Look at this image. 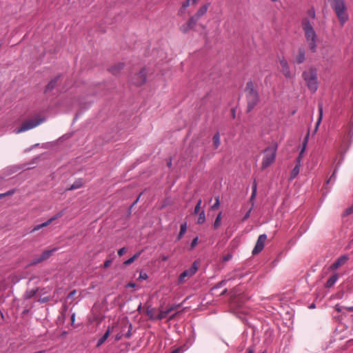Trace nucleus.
I'll use <instances>...</instances> for the list:
<instances>
[{"mask_svg": "<svg viewBox=\"0 0 353 353\" xmlns=\"http://www.w3.org/2000/svg\"><path fill=\"white\" fill-rule=\"evenodd\" d=\"M34 353H46V351L45 350H41V351H38V352H34Z\"/></svg>", "mask_w": 353, "mask_h": 353, "instance_id": "obj_61", "label": "nucleus"}, {"mask_svg": "<svg viewBox=\"0 0 353 353\" xmlns=\"http://www.w3.org/2000/svg\"><path fill=\"white\" fill-rule=\"evenodd\" d=\"M148 274L145 272H141L139 276V280H145L148 279Z\"/></svg>", "mask_w": 353, "mask_h": 353, "instance_id": "obj_42", "label": "nucleus"}, {"mask_svg": "<svg viewBox=\"0 0 353 353\" xmlns=\"http://www.w3.org/2000/svg\"><path fill=\"white\" fill-rule=\"evenodd\" d=\"M190 1H184L183 4L182 5L181 9L179 11L180 14H183L184 12V10L190 6Z\"/></svg>", "mask_w": 353, "mask_h": 353, "instance_id": "obj_38", "label": "nucleus"}, {"mask_svg": "<svg viewBox=\"0 0 353 353\" xmlns=\"http://www.w3.org/2000/svg\"><path fill=\"white\" fill-rule=\"evenodd\" d=\"M147 314L150 317V319H153L154 318L152 310L148 309L147 310Z\"/></svg>", "mask_w": 353, "mask_h": 353, "instance_id": "obj_50", "label": "nucleus"}, {"mask_svg": "<svg viewBox=\"0 0 353 353\" xmlns=\"http://www.w3.org/2000/svg\"><path fill=\"white\" fill-rule=\"evenodd\" d=\"M62 216H63V212H60L57 213V214H55L52 218L49 219L48 221H50V223H52V221H54V220H56L58 218L61 217Z\"/></svg>", "mask_w": 353, "mask_h": 353, "instance_id": "obj_39", "label": "nucleus"}, {"mask_svg": "<svg viewBox=\"0 0 353 353\" xmlns=\"http://www.w3.org/2000/svg\"><path fill=\"white\" fill-rule=\"evenodd\" d=\"M141 253V252H137L136 254H134V256H132V257H130V259L126 260L123 263V264L125 265H130L131 263H132L140 256Z\"/></svg>", "mask_w": 353, "mask_h": 353, "instance_id": "obj_29", "label": "nucleus"}, {"mask_svg": "<svg viewBox=\"0 0 353 353\" xmlns=\"http://www.w3.org/2000/svg\"><path fill=\"white\" fill-rule=\"evenodd\" d=\"M303 29L305 32L306 41L308 43L309 48L312 52L316 51V32L307 19H304L302 22Z\"/></svg>", "mask_w": 353, "mask_h": 353, "instance_id": "obj_1", "label": "nucleus"}, {"mask_svg": "<svg viewBox=\"0 0 353 353\" xmlns=\"http://www.w3.org/2000/svg\"><path fill=\"white\" fill-rule=\"evenodd\" d=\"M201 203H202V201L201 199H199L194 208V214H198L199 213V211H200V209H201Z\"/></svg>", "mask_w": 353, "mask_h": 353, "instance_id": "obj_36", "label": "nucleus"}, {"mask_svg": "<svg viewBox=\"0 0 353 353\" xmlns=\"http://www.w3.org/2000/svg\"><path fill=\"white\" fill-rule=\"evenodd\" d=\"M128 286L130 287V288H134L135 287V284L134 283H129Z\"/></svg>", "mask_w": 353, "mask_h": 353, "instance_id": "obj_60", "label": "nucleus"}, {"mask_svg": "<svg viewBox=\"0 0 353 353\" xmlns=\"http://www.w3.org/2000/svg\"><path fill=\"white\" fill-rule=\"evenodd\" d=\"M198 240H199V238L197 236L193 239V240L191 243V245H190V250L194 249V247L197 245Z\"/></svg>", "mask_w": 353, "mask_h": 353, "instance_id": "obj_41", "label": "nucleus"}, {"mask_svg": "<svg viewBox=\"0 0 353 353\" xmlns=\"http://www.w3.org/2000/svg\"><path fill=\"white\" fill-rule=\"evenodd\" d=\"M124 68V63H119L117 64H115L112 66H111L108 70L113 74L117 75L119 74L121 70H123Z\"/></svg>", "mask_w": 353, "mask_h": 353, "instance_id": "obj_16", "label": "nucleus"}, {"mask_svg": "<svg viewBox=\"0 0 353 353\" xmlns=\"http://www.w3.org/2000/svg\"><path fill=\"white\" fill-rule=\"evenodd\" d=\"M132 83L137 86H141L146 81V70L142 68L132 79Z\"/></svg>", "mask_w": 353, "mask_h": 353, "instance_id": "obj_9", "label": "nucleus"}, {"mask_svg": "<svg viewBox=\"0 0 353 353\" xmlns=\"http://www.w3.org/2000/svg\"><path fill=\"white\" fill-rule=\"evenodd\" d=\"M335 309L338 312H341V307L339 305H336Z\"/></svg>", "mask_w": 353, "mask_h": 353, "instance_id": "obj_55", "label": "nucleus"}, {"mask_svg": "<svg viewBox=\"0 0 353 353\" xmlns=\"http://www.w3.org/2000/svg\"><path fill=\"white\" fill-rule=\"evenodd\" d=\"M57 248H53L51 250H44L41 254L37 257H36L33 261L30 262L31 265H37L38 263H40L48 259H49L53 253L57 250Z\"/></svg>", "mask_w": 353, "mask_h": 353, "instance_id": "obj_8", "label": "nucleus"}, {"mask_svg": "<svg viewBox=\"0 0 353 353\" xmlns=\"http://www.w3.org/2000/svg\"><path fill=\"white\" fill-rule=\"evenodd\" d=\"M302 77L309 90L312 93H314L319 88L316 70L314 68H311L307 71L303 72Z\"/></svg>", "mask_w": 353, "mask_h": 353, "instance_id": "obj_4", "label": "nucleus"}, {"mask_svg": "<svg viewBox=\"0 0 353 353\" xmlns=\"http://www.w3.org/2000/svg\"><path fill=\"white\" fill-rule=\"evenodd\" d=\"M221 214H222L221 212H219L215 219V221H214V223L213 225V227L214 229H217L221 225Z\"/></svg>", "mask_w": 353, "mask_h": 353, "instance_id": "obj_32", "label": "nucleus"}, {"mask_svg": "<svg viewBox=\"0 0 353 353\" xmlns=\"http://www.w3.org/2000/svg\"><path fill=\"white\" fill-rule=\"evenodd\" d=\"M232 255L231 254H227L223 256V261H228L229 260H230L232 259Z\"/></svg>", "mask_w": 353, "mask_h": 353, "instance_id": "obj_44", "label": "nucleus"}, {"mask_svg": "<svg viewBox=\"0 0 353 353\" xmlns=\"http://www.w3.org/2000/svg\"><path fill=\"white\" fill-rule=\"evenodd\" d=\"M124 326H125V327H126L127 326L128 327V330L124 336L125 338L130 339L132 336V323H128V322H126V323H125Z\"/></svg>", "mask_w": 353, "mask_h": 353, "instance_id": "obj_31", "label": "nucleus"}, {"mask_svg": "<svg viewBox=\"0 0 353 353\" xmlns=\"http://www.w3.org/2000/svg\"><path fill=\"white\" fill-rule=\"evenodd\" d=\"M352 213H353V204L350 207H349L347 209H345V210L344 211L343 215L344 216H348V215H350V214H351Z\"/></svg>", "mask_w": 353, "mask_h": 353, "instance_id": "obj_35", "label": "nucleus"}, {"mask_svg": "<svg viewBox=\"0 0 353 353\" xmlns=\"http://www.w3.org/2000/svg\"><path fill=\"white\" fill-rule=\"evenodd\" d=\"M296 63L301 64L304 62L305 59V50L303 48H300L298 50L297 54L294 57Z\"/></svg>", "mask_w": 353, "mask_h": 353, "instance_id": "obj_14", "label": "nucleus"}, {"mask_svg": "<svg viewBox=\"0 0 353 353\" xmlns=\"http://www.w3.org/2000/svg\"><path fill=\"white\" fill-rule=\"evenodd\" d=\"M348 311L353 312V307H345Z\"/></svg>", "mask_w": 353, "mask_h": 353, "instance_id": "obj_58", "label": "nucleus"}, {"mask_svg": "<svg viewBox=\"0 0 353 353\" xmlns=\"http://www.w3.org/2000/svg\"><path fill=\"white\" fill-rule=\"evenodd\" d=\"M226 283L225 281H221L217 284V288L221 287L223 285H224Z\"/></svg>", "mask_w": 353, "mask_h": 353, "instance_id": "obj_52", "label": "nucleus"}, {"mask_svg": "<svg viewBox=\"0 0 353 353\" xmlns=\"http://www.w3.org/2000/svg\"><path fill=\"white\" fill-rule=\"evenodd\" d=\"M334 9L341 26L349 19V16L347 12V6L344 1H334L332 6Z\"/></svg>", "mask_w": 353, "mask_h": 353, "instance_id": "obj_5", "label": "nucleus"}, {"mask_svg": "<svg viewBox=\"0 0 353 353\" xmlns=\"http://www.w3.org/2000/svg\"><path fill=\"white\" fill-rule=\"evenodd\" d=\"M254 203H252V205L251 208H250V210L245 213V214L243 217L242 221H245V220H247L250 217L251 211L252 210V209L254 208Z\"/></svg>", "mask_w": 353, "mask_h": 353, "instance_id": "obj_34", "label": "nucleus"}, {"mask_svg": "<svg viewBox=\"0 0 353 353\" xmlns=\"http://www.w3.org/2000/svg\"><path fill=\"white\" fill-rule=\"evenodd\" d=\"M308 14L312 18H315V11L313 9L310 10Z\"/></svg>", "mask_w": 353, "mask_h": 353, "instance_id": "obj_49", "label": "nucleus"}, {"mask_svg": "<svg viewBox=\"0 0 353 353\" xmlns=\"http://www.w3.org/2000/svg\"><path fill=\"white\" fill-rule=\"evenodd\" d=\"M256 191H257V185H256V181H254L253 184H252V192L251 196L250 198V201L252 203H254V199L256 197Z\"/></svg>", "mask_w": 353, "mask_h": 353, "instance_id": "obj_30", "label": "nucleus"}, {"mask_svg": "<svg viewBox=\"0 0 353 353\" xmlns=\"http://www.w3.org/2000/svg\"><path fill=\"white\" fill-rule=\"evenodd\" d=\"M338 275L337 274H334L332 275L330 279L327 281L325 286L327 288H331L337 281Z\"/></svg>", "mask_w": 353, "mask_h": 353, "instance_id": "obj_25", "label": "nucleus"}, {"mask_svg": "<svg viewBox=\"0 0 353 353\" xmlns=\"http://www.w3.org/2000/svg\"><path fill=\"white\" fill-rule=\"evenodd\" d=\"M49 300H50V297L49 296H45V297H43V298H40L38 300V301L39 303H43L48 302Z\"/></svg>", "mask_w": 353, "mask_h": 353, "instance_id": "obj_43", "label": "nucleus"}, {"mask_svg": "<svg viewBox=\"0 0 353 353\" xmlns=\"http://www.w3.org/2000/svg\"><path fill=\"white\" fill-rule=\"evenodd\" d=\"M125 251H126L125 248H121V249H119V250H118V255H119V256H123V255L125 254Z\"/></svg>", "mask_w": 353, "mask_h": 353, "instance_id": "obj_45", "label": "nucleus"}, {"mask_svg": "<svg viewBox=\"0 0 353 353\" xmlns=\"http://www.w3.org/2000/svg\"><path fill=\"white\" fill-rule=\"evenodd\" d=\"M220 205L219 197H216L215 203L212 205V210L218 209Z\"/></svg>", "mask_w": 353, "mask_h": 353, "instance_id": "obj_37", "label": "nucleus"}, {"mask_svg": "<svg viewBox=\"0 0 353 353\" xmlns=\"http://www.w3.org/2000/svg\"><path fill=\"white\" fill-rule=\"evenodd\" d=\"M348 260V257L346 255H343L340 256L334 263H333L330 268L333 270L338 269L340 266L344 265L347 261Z\"/></svg>", "mask_w": 353, "mask_h": 353, "instance_id": "obj_13", "label": "nucleus"}, {"mask_svg": "<svg viewBox=\"0 0 353 353\" xmlns=\"http://www.w3.org/2000/svg\"><path fill=\"white\" fill-rule=\"evenodd\" d=\"M212 141H213V145H214V149H217L221 144L220 134L219 132H217L213 136Z\"/></svg>", "mask_w": 353, "mask_h": 353, "instance_id": "obj_24", "label": "nucleus"}, {"mask_svg": "<svg viewBox=\"0 0 353 353\" xmlns=\"http://www.w3.org/2000/svg\"><path fill=\"white\" fill-rule=\"evenodd\" d=\"M110 332V327H108L106 332L104 333V334L98 340L97 343V347H100L102 344L105 343V341L109 337Z\"/></svg>", "mask_w": 353, "mask_h": 353, "instance_id": "obj_18", "label": "nucleus"}, {"mask_svg": "<svg viewBox=\"0 0 353 353\" xmlns=\"http://www.w3.org/2000/svg\"><path fill=\"white\" fill-rule=\"evenodd\" d=\"M141 196V194H139V196H138V198L136 199V201L132 203V206L134 205L139 201L140 196Z\"/></svg>", "mask_w": 353, "mask_h": 353, "instance_id": "obj_56", "label": "nucleus"}, {"mask_svg": "<svg viewBox=\"0 0 353 353\" xmlns=\"http://www.w3.org/2000/svg\"><path fill=\"white\" fill-rule=\"evenodd\" d=\"M43 118L36 117L24 121L21 126L16 130V133L19 134L29 130H31L44 121Z\"/></svg>", "mask_w": 353, "mask_h": 353, "instance_id": "obj_6", "label": "nucleus"}, {"mask_svg": "<svg viewBox=\"0 0 353 353\" xmlns=\"http://www.w3.org/2000/svg\"><path fill=\"white\" fill-rule=\"evenodd\" d=\"M196 22L197 20L192 17L187 22L181 26L180 30L183 33H187L194 28Z\"/></svg>", "mask_w": 353, "mask_h": 353, "instance_id": "obj_11", "label": "nucleus"}, {"mask_svg": "<svg viewBox=\"0 0 353 353\" xmlns=\"http://www.w3.org/2000/svg\"><path fill=\"white\" fill-rule=\"evenodd\" d=\"M281 72L287 79H292L293 76L290 72V69L287 61L285 59L280 60Z\"/></svg>", "mask_w": 353, "mask_h": 353, "instance_id": "obj_12", "label": "nucleus"}, {"mask_svg": "<svg viewBox=\"0 0 353 353\" xmlns=\"http://www.w3.org/2000/svg\"><path fill=\"white\" fill-rule=\"evenodd\" d=\"M300 166L301 165H295L290 174V180L294 179L299 174L300 171Z\"/></svg>", "mask_w": 353, "mask_h": 353, "instance_id": "obj_28", "label": "nucleus"}, {"mask_svg": "<svg viewBox=\"0 0 353 353\" xmlns=\"http://www.w3.org/2000/svg\"><path fill=\"white\" fill-rule=\"evenodd\" d=\"M3 197H5V194H0V199H1V198H3Z\"/></svg>", "mask_w": 353, "mask_h": 353, "instance_id": "obj_62", "label": "nucleus"}, {"mask_svg": "<svg viewBox=\"0 0 353 353\" xmlns=\"http://www.w3.org/2000/svg\"><path fill=\"white\" fill-rule=\"evenodd\" d=\"M76 293H77L76 290H72V292H70L69 293V294L68 295L67 299H71V298H72V297L74 296V294H75Z\"/></svg>", "mask_w": 353, "mask_h": 353, "instance_id": "obj_48", "label": "nucleus"}, {"mask_svg": "<svg viewBox=\"0 0 353 353\" xmlns=\"http://www.w3.org/2000/svg\"><path fill=\"white\" fill-rule=\"evenodd\" d=\"M245 91L248 103L247 110L248 112H250L259 102V95L252 81L247 82Z\"/></svg>", "mask_w": 353, "mask_h": 353, "instance_id": "obj_2", "label": "nucleus"}, {"mask_svg": "<svg viewBox=\"0 0 353 353\" xmlns=\"http://www.w3.org/2000/svg\"><path fill=\"white\" fill-rule=\"evenodd\" d=\"M39 288H37L35 289L28 290L24 294L25 299H30L33 297L38 292Z\"/></svg>", "mask_w": 353, "mask_h": 353, "instance_id": "obj_23", "label": "nucleus"}, {"mask_svg": "<svg viewBox=\"0 0 353 353\" xmlns=\"http://www.w3.org/2000/svg\"><path fill=\"white\" fill-rule=\"evenodd\" d=\"M335 174H336V170L334 171V172L332 173V176H330V179L327 181V183H329L330 181L332 179H334L335 177Z\"/></svg>", "mask_w": 353, "mask_h": 353, "instance_id": "obj_53", "label": "nucleus"}, {"mask_svg": "<svg viewBox=\"0 0 353 353\" xmlns=\"http://www.w3.org/2000/svg\"><path fill=\"white\" fill-rule=\"evenodd\" d=\"M205 221V212L204 210H202L201 212H199L197 223L199 224H203Z\"/></svg>", "mask_w": 353, "mask_h": 353, "instance_id": "obj_33", "label": "nucleus"}, {"mask_svg": "<svg viewBox=\"0 0 353 353\" xmlns=\"http://www.w3.org/2000/svg\"><path fill=\"white\" fill-rule=\"evenodd\" d=\"M186 230H187V224H186V223H184L181 225L180 232H179V233L178 234V236H177V240L178 241H179L183 237L184 234L186 232Z\"/></svg>", "mask_w": 353, "mask_h": 353, "instance_id": "obj_27", "label": "nucleus"}, {"mask_svg": "<svg viewBox=\"0 0 353 353\" xmlns=\"http://www.w3.org/2000/svg\"><path fill=\"white\" fill-rule=\"evenodd\" d=\"M308 137H309V132H307L306 137H305L304 139V141H303V147L299 152V156L297 157L296 159V165H301V160H302V158H303V153L305 150V148H306V145H307V141H308Z\"/></svg>", "mask_w": 353, "mask_h": 353, "instance_id": "obj_15", "label": "nucleus"}, {"mask_svg": "<svg viewBox=\"0 0 353 353\" xmlns=\"http://www.w3.org/2000/svg\"><path fill=\"white\" fill-rule=\"evenodd\" d=\"M267 240V235L265 234H263L259 235L255 246L252 250V254L256 255L261 252L265 246V241Z\"/></svg>", "mask_w": 353, "mask_h": 353, "instance_id": "obj_10", "label": "nucleus"}, {"mask_svg": "<svg viewBox=\"0 0 353 353\" xmlns=\"http://www.w3.org/2000/svg\"><path fill=\"white\" fill-rule=\"evenodd\" d=\"M319 118H318L317 122L316 123L314 132H316V131L319 128V126L322 121V118H323V104L322 103H319Z\"/></svg>", "mask_w": 353, "mask_h": 353, "instance_id": "obj_20", "label": "nucleus"}, {"mask_svg": "<svg viewBox=\"0 0 353 353\" xmlns=\"http://www.w3.org/2000/svg\"><path fill=\"white\" fill-rule=\"evenodd\" d=\"M167 165H168V166L169 168H170V167L172 166V160H171V159H170V160L168 161Z\"/></svg>", "mask_w": 353, "mask_h": 353, "instance_id": "obj_57", "label": "nucleus"}, {"mask_svg": "<svg viewBox=\"0 0 353 353\" xmlns=\"http://www.w3.org/2000/svg\"><path fill=\"white\" fill-rule=\"evenodd\" d=\"M123 336H124V334L121 332L118 333L115 336V341H118L121 340L123 338Z\"/></svg>", "mask_w": 353, "mask_h": 353, "instance_id": "obj_46", "label": "nucleus"}, {"mask_svg": "<svg viewBox=\"0 0 353 353\" xmlns=\"http://www.w3.org/2000/svg\"><path fill=\"white\" fill-rule=\"evenodd\" d=\"M277 148L278 144L273 143L271 145L264 149L263 151V156L261 162V170H265L275 161Z\"/></svg>", "mask_w": 353, "mask_h": 353, "instance_id": "obj_3", "label": "nucleus"}, {"mask_svg": "<svg viewBox=\"0 0 353 353\" xmlns=\"http://www.w3.org/2000/svg\"><path fill=\"white\" fill-rule=\"evenodd\" d=\"M111 263H112L111 259L106 260L103 263V268H108Z\"/></svg>", "mask_w": 353, "mask_h": 353, "instance_id": "obj_47", "label": "nucleus"}, {"mask_svg": "<svg viewBox=\"0 0 353 353\" xmlns=\"http://www.w3.org/2000/svg\"><path fill=\"white\" fill-rule=\"evenodd\" d=\"M50 224V221H48L47 220L46 221L41 223V224H39V225H35L30 232V233H33L36 231H38L40 229L43 228H45V227H47Z\"/></svg>", "mask_w": 353, "mask_h": 353, "instance_id": "obj_22", "label": "nucleus"}, {"mask_svg": "<svg viewBox=\"0 0 353 353\" xmlns=\"http://www.w3.org/2000/svg\"><path fill=\"white\" fill-rule=\"evenodd\" d=\"M208 6H209L208 3L204 4L203 6H202L199 8V10L197 11V12L192 17L198 21V19L200 17H201L203 15H204L206 13L207 10L208 9Z\"/></svg>", "mask_w": 353, "mask_h": 353, "instance_id": "obj_17", "label": "nucleus"}, {"mask_svg": "<svg viewBox=\"0 0 353 353\" xmlns=\"http://www.w3.org/2000/svg\"><path fill=\"white\" fill-rule=\"evenodd\" d=\"M168 256H163L162 257V261H167V260H168Z\"/></svg>", "mask_w": 353, "mask_h": 353, "instance_id": "obj_59", "label": "nucleus"}, {"mask_svg": "<svg viewBox=\"0 0 353 353\" xmlns=\"http://www.w3.org/2000/svg\"><path fill=\"white\" fill-rule=\"evenodd\" d=\"M198 263L194 261L192 266L188 269L183 271L179 276L178 279V283L181 284L184 282V279L185 277H191L196 274L198 270Z\"/></svg>", "mask_w": 353, "mask_h": 353, "instance_id": "obj_7", "label": "nucleus"}, {"mask_svg": "<svg viewBox=\"0 0 353 353\" xmlns=\"http://www.w3.org/2000/svg\"><path fill=\"white\" fill-rule=\"evenodd\" d=\"M14 192H15L14 190H11L8 191L6 193H3V194H5V196H10V195L13 194L14 193Z\"/></svg>", "mask_w": 353, "mask_h": 353, "instance_id": "obj_51", "label": "nucleus"}, {"mask_svg": "<svg viewBox=\"0 0 353 353\" xmlns=\"http://www.w3.org/2000/svg\"><path fill=\"white\" fill-rule=\"evenodd\" d=\"M191 2H192V6H194L196 1H191Z\"/></svg>", "mask_w": 353, "mask_h": 353, "instance_id": "obj_63", "label": "nucleus"}, {"mask_svg": "<svg viewBox=\"0 0 353 353\" xmlns=\"http://www.w3.org/2000/svg\"><path fill=\"white\" fill-rule=\"evenodd\" d=\"M185 350L183 347H179L172 350L170 353H183Z\"/></svg>", "mask_w": 353, "mask_h": 353, "instance_id": "obj_40", "label": "nucleus"}, {"mask_svg": "<svg viewBox=\"0 0 353 353\" xmlns=\"http://www.w3.org/2000/svg\"><path fill=\"white\" fill-rule=\"evenodd\" d=\"M248 353H254L253 350H249Z\"/></svg>", "mask_w": 353, "mask_h": 353, "instance_id": "obj_64", "label": "nucleus"}, {"mask_svg": "<svg viewBox=\"0 0 353 353\" xmlns=\"http://www.w3.org/2000/svg\"><path fill=\"white\" fill-rule=\"evenodd\" d=\"M74 321H75V314H72V316H71V322H72V324H74Z\"/></svg>", "mask_w": 353, "mask_h": 353, "instance_id": "obj_54", "label": "nucleus"}, {"mask_svg": "<svg viewBox=\"0 0 353 353\" xmlns=\"http://www.w3.org/2000/svg\"><path fill=\"white\" fill-rule=\"evenodd\" d=\"M174 309H175V307L172 306L165 310H161L160 312L159 313L158 316H157V319L159 320H162V319H165L167 316V315Z\"/></svg>", "mask_w": 353, "mask_h": 353, "instance_id": "obj_19", "label": "nucleus"}, {"mask_svg": "<svg viewBox=\"0 0 353 353\" xmlns=\"http://www.w3.org/2000/svg\"><path fill=\"white\" fill-rule=\"evenodd\" d=\"M59 78V77H57L48 83L46 87V92L51 91L54 88Z\"/></svg>", "mask_w": 353, "mask_h": 353, "instance_id": "obj_26", "label": "nucleus"}, {"mask_svg": "<svg viewBox=\"0 0 353 353\" xmlns=\"http://www.w3.org/2000/svg\"><path fill=\"white\" fill-rule=\"evenodd\" d=\"M83 186V181L82 179H78L75 181L70 188L67 189V190L70 191L76 189H79Z\"/></svg>", "mask_w": 353, "mask_h": 353, "instance_id": "obj_21", "label": "nucleus"}]
</instances>
